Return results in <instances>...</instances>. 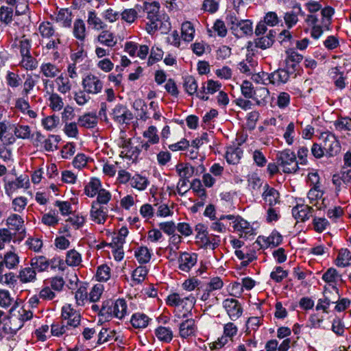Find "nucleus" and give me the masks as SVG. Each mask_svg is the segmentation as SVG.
Segmentation results:
<instances>
[{
  "label": "nucleus",
  "mask_w": 351,
  "mask_h": 351,
  "mask_svg": "<svg viewBox=\"0 0 351 351\" xmlns=\"http://www.w3.org/2000/svg\"><path fill=\"white\" fill-rule=\"evenodd\" d=\"M32 316V312L27 311L23 307L19 306L12 307L9 315L3 324V332L5 335L14 336L22 328L24 322L29 320Z\"/></svg>",
  "instance_id": "f257e3e1"
},
{
  "label": "nucleus",
  "mask_w": 351,
  "mask_h": 351,
  "mask_svg": "<svg viewBox=\"0 0 351 351\" xmlns=\"http://www.w3.org/2000/svg\"><path fill=\"white\" fill-rule=\"evenodd\" d=\"M160 4L158 2L153 1L151 3L145 2L143 6L136 5V8L140 12L141 9L147 14V19L149 22L147 23V30L148 32H155L160 29L165 21L169 19L168 16L164 12L160 11Z\"/></svg>",
  "instance_id": "f03ea898"
},
{
  "label": "nucleus",
  "mask_w": 351,
  "mask_h": 351,
  "mask_svg": "<svg viewBox=\"0 0 351 351\" xmlns=\"http://www.w3.org/2000/svg\"><path fill=\"white\" fill-rule=\"evenodd\" d=\"M127 311V304L125 300L119 299L116 301L108 300L103 302L100 309V315L105 319L117 317L122 319L124 317Z\"/></svg>",
  "instance_id": "7ed1b4c3"
},
{
  "label": "nucleus",
  "mask_w": 351,
  "mask_h": 351,
  "mask_svg": "<svg viewBox=\"0 0 351 351\" xmlns=\"http://www.w3.org/2000/svg\"><path fill=\"white\" fill-rule=\"evenodd\" d=\"M230 25V29L232 34L241 38L245 36L252 35L253 32L252 22L250 20H239L235 16L229 15L227 18Z\"/></svg>",
  "instance_id": "20e7f679"
},
{
  "label": "nucleus",
  "mask_w": 351,
  "mask_h": 351,
  "mask_svg": "<svg viewBox=\"0 0 351 351\" xmlns=\"http://www.w3.org/2000/svg\"><path fill=\"white\" fill-rule=\"evenodd\" d=\"M276 159L284 173H291L298 170V162L296 160L295 154L290 149L279 152L277 154Z\"/></svg>",
  "instance_id": "39448f33"
},
{
  "label": "nucleus",
  "mask_w": 351,
  "mask_h": 351,
  "mask_svg": "<svg viewBox=\"0 0 351 351\" xmlns=\"http://www.w3.org/2000/svg\"><path fill=\"white\" fill-rule=\"evenodd\" d=\"M332 289L330 290L328 287H324L323 291V298L318 300L316 306V310H322L324 313H328V308L331 304H335L340 298L339 289L335 285L332 286Z\"/></svg>",
  "instance_id": "423d86ee"
},
{
  "label": "nucleus",
  "mask_w": 351,
  "mask_h": 351,
  "mask_svg": "<svg viewBox=\"0 0 351 351\" xmlns=\"http://www.w3.org/2000/svg\"><path fill=\"white\" fill-rule=\"evenodd\" d=\"M229 219L232 221L233 231L237 232L241 237L253 234V228L246 220L239 216L232 215H221L219 220Z\"/></svg>",
  "instance_id": "0eeeda50"
},
{
  "label": "nucleus",
  "mask_w": 351,
  "mask_h": 351,
  "mask_svg": "<svg viewBox=\"0 0 351 351\" xmlns=\"http://www.w3.org/2000/svg\"><path fill=\"white\" fill-rule=\"evenodd\" d=\"M319 140L322 141L326 154L328 156L337 155L341 150L339 142L336 136L330 132H324L320 134Z\"/></svg>",
  "instance_id": "6e6552de"
},
{
  "label": "nucleus",
  "mask_w": 351,
  "mask_h": 351,
  "mask_svg": "<svg viewBox=\"0 0 351 351\" xmlns=\"http://www.w3.org/2000/svg\"><path fill=\"white\" fill-rule=\"evenodd\" d=\"M333 14L334 9L328 6L322 9L320 25L312 26V37L317 39L322 34L324 29H329V26L331 23L332 16Z\"/></svg>",
  "instance_id": "1a4fd4ad"
},
{
  "label": "nucleus",
  "mask_w": 351,
  "mask_h": 351,
  "mask_svg": "<svg viewBox=\"0 0 351 351\" xmlns=\"http://www.w3.org/2000/svg\"><path fill=\"white\" fill-rule=\"evenodd\" d=\"M62 318L67 328L77 327L81 320V315L71 304H66L62 308Z\"/></svg>",
  "instance_id": "9d476101"
},
{
  "label": "nucleus",
  "mask_w": 351,
  "mask_h": 351,
  "mask_svg": "<svg viewBox=\"0 0 351 351\" xmlns=\"http://www.w3.org/2000/svg\"><path fill=\"white\" fill-rule=\"evenodd\" d=\"M112 119L119 124H129L133 119L132 113L125 106L121 104H117L110 112Z\"/></svg>",
  "instance_id": "9b49d317"
},
{
  "label": "nucleus",
  "mask_w": 351,
  "mask_h": 351,
  "mask_svg": "<svg viewBox=\"0 0 351 351\" xmlns=\"http://www.w3.org/2000/svg\"><path fill=\"white\" fill-rule=\"evenodd\" d=\"M184 88L186 92L192 95L196 93V96L199 99L207 101L208 99V97L205 95V85L203 84L202 87L197 90V82L194 77L191 75L186 76L184 79Z\"/></svg>",
  "instance_id": "f8f14e48"
},
{
  "label": "nucleus",
  "mask_w": 351,
  "mask_h": 351,
  "mask_svg": "<svg viewBox=\"0 0 351 351\" xmlns=\"http://www.w3.org/2000/svg\"><path fill=\"white\" fill-rule=\"evenodd\" d=\"M223 307L225 308L229 317L234 321L239 319L243 313V307L240 302L234 298H227L223 301Z\"/></svg>",
  "instance_id": "ddd939ff"
},
{
  "label": "nucleus",
  "mask_w": 351,
  "mask_h": 351,
  "mask_svg": "<svg viewBox=\"0 0 351 351\" xmlns=\"http://www.w3.org/2000/svg\"><path fill=\"white\" fill-rule=\"evenodd\" d=\"M82 86L87 93L96 95L101 91L103 82L98 77L88 75L82 80Z\"/></svg>",
  "instance_id": "4468645a"
},
{
  "label": "nucleus",
  "mask_w": 351,
  "mask_h": 351,
  "mask_svg": "<svg viewBox=\"0 0 351 351\" xmlns=\"http://www.w3.org/2000/svg\"><path fill=\"white\" fill-rule=\"evenodd\" d=\"M121 147L123 150L121 152L120 156L132 161H135L138 158L141 152V149L138 146H134L130 139L123 141Z\"/></svg>",
  "instance_id": "2eb2a0df"
},
{
  "label": "nucleus",
  "mask_w": 351,
  "mask_h": 351,
  "mask_svg": "<svg viewBox=\"0 0 351 351\" xmlns=\"http://www.w3.org/2000/svg\"><path fill=\"white\" fill-rule=\"evenodd\" d=\"M303 59V56L294 49H289L286 51L285 64L286 68L293 73Z\"/></svg>",
  "instance_id": "dca6fc26"
},
{
  "label": "nucleus",
  "mask_w": 351,
  "mask_h": 351,
  "mask_svg": "<svg viewBox=\"0 0 351 351\" xmlns=\"http://www.w3.org/2000/svg\"><path fill=\"white\" fill-rule=\"evenodd\" d=\"M91 220L98 224H104L107 218V208L97 203H92L90 211Z\"/></svg>",
  "instance_id": "f3484780"
},
{
  "label": "nucleus",
  "mask_w": 351,
  "mask_h": 351,
  "mask_svg": "<svg viewBox=\"0 0 351 351\" xmlns=\"http://www.w3.org/2000/svg\"><path fill=\"white\" fill-rule=\"evenodd\" d=\"M197 255L195 253L183 252L179 258V269L184 272H189L196 264Z\"/></svg>",
  "instance_id": "a211bd4d"
},
{
  "label": "nucleus",
  "mask_w": 351,
  "mask_h": 351,
  "mask_svg": "<svg viewBox=\"0 0 351 351\" xmlns=\"http://www.w3.org/2000/svg\"><path fill=\"white\" fill-rule=\"evenodd\" d=\"M197 326L193 319H187L180 324L179 335L181 338L187 339L195 336Z\"/></svg>",
  "instance_id": "6ab92c4d"
},
{
  "label": "nucleus",
  "mask_w": 351,
  "mask_h": 351,
  "mask_svg": "<svg viewBox=\"0 0 351 351\" xmlns=\"http://www.w3.org/2000/svg\"><path fill=\"white\" fill-rule=\"evenodd\" d=\"M29 178L27 176H21L14 181H9L5 184V193L10 196L16 190L21 188H27Z\"/></svg>",
  "instance_id": "aec40b11"
},
{
  "label": "nucleus",
  "mask_w": 351,
  "mask_h": 351,
  "mask_svg": "<svg viewBox=\"0 0 351 351\" xmlns=\"http://www.w3.org/2000/svg\"><path fill=\"white\" fill-rule=\"evenodd\" d=\"M313 208L305 204H298L292 209V215L295 219L305 221L308 220L311 216Z\"/></svg>",
  "instance_id": "412c9836"
},
{
  "label": "nucleus",
  "mask_w": 351,
  "mask_h": 351,
  "mask_svg": "<svg viewBox=\"0 0 351 351\" xmlns=\"http://www.w3.org/2000/svg\"><path fill=\"white\" fill-rule=\"evenodd\" d=\"M290 73L291 72L287 68L280 69L268 75V79L273 84H285L289 80Z\"/></svg>",
  "instance_id": "4be33fe9"
},
{
  "label": "nucleus",
  "mask_w": 351,
  "mask_h": 351,
  "mask_svg": "<svg viewBox=\"0 0 351 351\" xmlns=\"http://www.w3.org/2000/svg\"><path fill=\"white\" fill-rule=\"evenodd\" d=\"M263 197L269 206L275 205L279 202V193L274 188L270 187L267 184L263 186Z\"/></svg>",
  "instance_id": "5701e85b"
},
{
  "label": "nucleus",
  "mask_w": 351,
  "mask_h": 351,
  "mask_svg": "<svg viewBox=\"0 0 351 351\" xmlns=\"http://www.w3.org/2000/svg\"><path fill=\"white\" fill-rule=\"evenodd\" d=\"M196 239H199L200 242L202 243V245L206 249H210L214 250L217 248L220 242L219 237L218 236H208V234H200L199 235H196Z\"/></svg>",
  "instance_id": "b1692460"
},
{
  "label": "nucleus",
  "mask_w": 351,
  "mask_h": 351,
  "mask_svg": "<svg viewBox=\"0 0 351 351\" xmlns=\"http://www.w3.org/2000/svg\"><path fill=\"white\" fill-rule=\"evenodd\" d=\"M30 266L33 267L36 272H43L48 269L49 263L48 259L44 256H36L31 258Z\"/></svg>",
  "instance_id": "393cba45"
},
{
  "label": "nucleus",
  "mask_w": 351,
  "mask_h": 351,
  "mask_svg": "<svg viewBox=\"0 0 351 351\" xmlns=\"http://www.w3.org/2000/svg\"><path fill=\"white\" fill-rule=\"evenodd\" d=\"M154 334L158 341L166 343H170L173 337L172 330L169 327L162 326L155 329Z\"/></svg>",
  "instance_id": "a878e982"
},
{
  "label": "nucleus",
  "mask_w": 351,
  "mask_h": 351,
  "mask_svg": "<svg viewBox=\"0 0 351 351\" xmlns=\"http://www.w3.org/2000/svg\"><path fill=\"white\" fill-rule=\"evenodd\" d=\"M282 237L281 234L277 231H273L267 238L258 237L256 242L259 244L263 242L266 246L276 247L282 243Z\"/></svg>",
  "instance_id": "bb28decb"
},
{
  "label": "nucleus",
  "mask_w": 351,
  "mask_h": 351,
  "mask_svg": "<svg viewBox=\"0 0 351 351\" xmlns=\"http://www.w3.org/2000/svg\"><path fill=\"white\" fill-rule=\"evenodd\" d=\"M10 130L13 131L12 125L0 122V140L6 144H12L15 141V137L9 133Z\"/></svg>",
  "instance_id": "cd10ccee"
},
{
  "label": "nucleus",
  "mask_w": 351,
  "mask_h": 351,
  "mask_svg": "<svg viewBox=\"0 0 351 351\" xmlns=\"http://www.w3.org/2000/svg\"><path fill=\"white\" fill-rule=\"evenodd\" d=\"M40 73L47 79L58 77L60 69L56 65L51 62L43 63L40 66Z\"/></svg>",
  "instance_id": "c85d7f7f"
},
{
  "label": "nucleus",
  "mask_w": 351,
  "mask_h": 351,
  "mask_svg": "<svg viewBox=\"0 0 351 351\" xmlns=\"http://www.w3.org/2000/svg\"><path fill=\"white\" fill-rule=\"evenodd\" d=\"M180 179L189 180L195 173V168L189 163H179L176 167Z\"/></svg>",
  "instance_id": "c756f323"
},
{
  "label": "nucleus",
  "mask_w": 351,
  "mask_h": 351,
  "mask_svg": "<svg viewBox=\"0 0 351 351\" xmlns=\"http://www.w3.org/2000/svg\"><path fill=\"white\" fill-rule=\"evenodd\" d=\"M323 191L319 190V186H315L311 188L308 193V198L309 199V203L316 206L317 209L321 210L322 207L321 205H319V200H320L323 196Z\"/></svg>",
  "instance_id": "7c9ffc66"
},
{
  "label": "nucleus",
  "mask_w": 351,
  "mask_h": 351,
  "mask_svg": "<svg viewBox=\"0 0 351 351\" xmlns=\"http://www.w3.org/2000/svg\"><path fill=\"white\" fill-rule=\"evenodd\" d=\"M78 124L86 128H93L97 124V117L94 113L85 114L79 117Z\"/></svg>",
  "instance_id": "2f4dec72"
},
{
  "label": "nucleus",
  "mask_w": 351,
  "mask_h": 351,
  "mask_svg": "<svg viewBox=\"0 0 351 351\" xmlns=\"http://www.w3.org/2000/svg\"><path fill=\"white\" fill-rule=\"evenodd\" d=\"M19 278L23 283L32 282L36 280V272L32 266L21 269Z\"/></svg>",
  "instance_id": "473e14b6"
},
{
  "label": "nucleus",
  "mask_w": 351,
  "mask_h": 351,
  "mask_svg": "<svg viewBox=\"0 0 351 351\" xmlns=\"http://www.w3.org/2000/svg\"><path fill=\"white\" fill-rule=\"evenodd\" d=\"M13 132L15 136L21 139H29L32 136V130L27 125H12Z\"/></svg>",
  "instance_id": "72a5a7b5"
},
{
  "label": "nucleus",
  "mask_w": 351,
  "mask_h": 351,
  "mask_svg": "<svg viewBox=\"0 0 351 351\" xmlns=\"http://www.w3.org/2000/svg\"><path fill=\"white\" fill-rule=\"evenodd\" d=\"M97 40L108 47H113L117 44L114 34L108 31L101 32L97 36Z\"/></svg>",
  "instance_id": "f704fd0d"
},
{
  "label": "nucleus",
  "mask_w": 351,
  "mask_h": 351,
  "mask_svg": "<svg viewBox=\"0 0 351 351\" xmlns=\"http://www.w3.org/2000/svg\"><path fill=\"white\" fill-rule=\"evenodd\" d=\"M101 189L100 180L97 178H92L85 186L84 191L86 195L93 197L97 195Z\"/></svg>",
  "instance_id": "c9c22d12"
},
{
  "label": "nucleus",
  "mask_w": 351,
  "mask_h": 351,
  "mask_svg": "<svg viewBox=\"0 0 351 351\" xmlns=\"http://www.w3.org/2000/svg\"><path fill=\"white\" fill-rule=\"evenodd\" d=\"M58 90L62 94H66L71 90L72 85L68 77L60 75L55 80Z\"/></svg>",
  "instance_id": "e433bc0d"
},
{
  "label": "nucleus",
  "mask_w": 351,
  "mask_h": 351,
  "mask_svg": "<svg viewBox=\"0 0 351 351\" xmlns=\"http://www.w3.org/2000/svg\"><path fill=\"white\" fill-rule=\"evenodd\" d=\"M149 184V182L147 178L139 174H135L132 177L130 183L132 187L139 191L145 190Z\"/></svg>",
  "instance_id": "4c0bfd02"
},
{
  "label": "nucleus",
  "mask_w": 351,
  "mask_h": 351,
  "mask_svg": "<svg viewBox=\"0 0 351 351\" xmlns=\"http://www.w3.org/2000/svg\"><path fill=\"white\" fill-rule=\"evenodd\" d=\"M350 261L351 255L350 251L347 249L340 250L336 259V265L345 267L350 265Z\"/></svg>",
  "instance_id": "58836bf2"
},
{
  "label": "nucleus",
  "mask_w": 351,
  "mask_h": 351,
  "mask_svg": "<svg viewBox=\"0 0 351 351\" xmlns=\"http://www.w3.org/2000/svg\"><path fill=\"white\" fill-rule=\"evenodd\" d=\"M134 256L139 263L145 264L150 261L152 254L147 247L141 246L135 251Z\"/></svg>",
  "instance_id": "ea45409f"
},
{
  "label": "nucleus",
  "mask_w": 351,
  "mask_h": 351,
  "mask_svg": "<svg viewBox=\"0 0 351 351\" xmlns=\"http://www.w3.org/2000/svg\"><path fill=\"white\" fill-rule=\"evenodd\" d=\"M149 317L143 313H135L131 318V324L134 328H145L149 323Z\"/></svg>",
  "instance_id": "a19ab883"
},
{
  "label": "nucleus",
  "mask_w": 351,
  "mask_h": 351,
  "mask_svg": "<svg viewBox=\"0 0 351 351\" xmlns=\"http://www.w3.org/2000/svg\"><path fill=\"white\" fill-rule=\"evenodd\" d=\"M24 221L21 216L13 214L7 219V224L10 229L20 231L23 230Z\"/></svg>",
  "instance_id": "79ce46f5"
},
{
  "label": "nucleus",
  "mask_w": 351,
  "mask_h": 351,
  "mask_svg": "<svg viewBox=\"0 0 351 351\" xmlns=\"http://www.w3.org/2000/svg\"><path fill=\"white\" fill-rule=\"evenodd\" d=\"M65 262L71 267L78 266L82 263L81 254L75 250H71L66 253Z\"/></svg>",
  "instance_id": "37998d69"
},
{
  "label": "nucleus",
  "mask_w": 351,
  "mask_h": 351,
  "mask_svg": "<svg viewBox=\"0 0 351 351\" xmlns=\"http://www.w3.org/2000/svg\"><path fill=\"white\" fill-rule=\"evenodd\" d=\"M22 59L20 62V66L26 70L33 71L38 66V62L32 56L31 53L25 56H21Z\"/></svg>",
  "instance_id": "c03bdc74"
},
{
  "label": "nucleus",
  "mask_w": 351,
  "mask_h": 351,
  "mask_svg": "<svg viewBox=\"0 0 351 351\" xmlns=\"http://www.w3.org/2000/svg\"><path fill=\"white\" fill-rule=\"evenodd\" d=\"M195 29L192 23L186 21L182 25V38L186 42H190L193 39Z\"/></svg>",
  "instance_id": "a18cd8bd"
},
{
  "label": "nucleus",
  "mask_w": 351,
  "mask_h": 351,
  "mask_svg": "<svg viewBox=\"0 0 351 351\" xmlns=\"http://www.w3.org/2000/svg\"><path fill=\"white\" fill-rule=\"evenodd\" d=\"M269 94L267 88L261 87L255 90L253 99L258 106H264L266 104V99L269 97Z\"/></svg>",
  "instance_id": "49530a36"
},
{
  "label": "nucleus",
  "mask_w": 351,
  "mask_h": 351,
  "mask_svg": "<svg viewBox=\"0 0 351 351\" xmlns=\"http://www.w3.org/2000/svg\"><path fill=\"white\" fill-rule=\"evenodd\" d=\"M341 275L336 269L330 267L326 270L322 275V280L328 284H336Z\"/></svg>",
  "instance_id": "de8ad7c7"
},
{
  "label": "nucleus",
  "mask_w": 351,
  "mask_h": 351,
  "mask_svg": "<svg viewBox=\"0 0 351 351\" xmlns=\"http://www.w3.org/2000/svg\"><path fill=\"white\" fill-rule=\"evenodd\" d=\"M238 69L242 73L246 75H252L255 72L254 63L252 60H249V58L241 62L238 65Z\"/></svg>",
  "instance_id": "09e8293b"
},
{
  "label": "nucleus",
  "mask_w": 351,
  "mask_h": 351,
  "mask_svg": "<svg viewBox=\"0 0 351 351\" xmlns=\"http://www.w3.org/2000/svg\"><path fill=\"white\" fill-rule=\"evenodd\" d=\"M148 270L146 267L139 266L136 267L132 273V281L135 284H140L146 278Z\"/></svg>",
  "instance_id": "8fccbe9b"
},
{
  "label": "nucleus",
  "mask_w": 351,
  "mask_h": 351,
  "mask_svg": "<svg viewBox=\"0 0 351 351\" xmlns=\"http://www.w3.org/2000/svg\"><path fill=\"white\" fill-rule=\"evenodd\" d=\"M45 284L49 285L53 290L59 292L62 290L65 282L63 278L60 276H55L48 279L45 282Z\"/></svg>",
  "instance_id": "3c124183"
},
{
  "label": "nucleus",
  "mask_w": 351,
  "mask_h": 351,
  "mask_svg": "<svg viewBox=\"0 0 351 351\" xmlns=\"http://www.w3.org/2000/svg\"><path fill=\"white\" fill-rule=\"evenodd\" d=\"M56 20L61 22L64 27H69L71 24V14L67 9H61L56 16Z\"/></svg>",
  "instance_id": "603ef678"
},
{
  "label": "nucleus",
  "mask_w": 351,
  "mask_h": 351,
  "mask_svg": "<svg viewBox=\"0 0 351 351\" xmlns=\"http://www.w3.org/2000/svg\"><path fill=\"white\" fill-rule=\"evenodd\" d=\"M39 32L43 38H50L55 34L52 24L48 21L43 22L38 27Z\"/></svg>",
  "instance_id": "864d4df0"
},
{
  "label": "nucleus",
  "mask_w": 351,
  "mask_h": 351,
  "mask_svg": "<svg viewBox=\"0 0 351 351\" xmlns=\"http://www.w3.org/2000/svg\"><path fill=\"white\" fill-rule=\"evenodd\" d=\"M59 141V136L50 135L47 138H45L43 147L47 152H53L55 149H57Z\"/></svg>",
  "instance_id": "5fc2aeb1"
},
{
  "label": "nucleus",
  "mask_w": 351,
  "mask_h": 351,
  "mask_svg": "<svg viewBox=\"0 0 351 351\" xmlns=\"http://www.w3.org/2000/svg\"><path fill=\"white\" fill-rule=\"evenodd\" d=\"M334 125L336 130L339 131L351 130V119L348 117H341L335 121Z\"/></svg>",
  "instance_id": "6e6d98bb"
},
{
  "label": "nucleus",
  "mask_w": 351,
  "mask_h": 351,
  "mask_svg": "<svg viewBox=\"0 0 351 351\" xmlns=\"http://www.w3.org/2000/svg\"><path fill=\"white\" fill-rule=\"evenodd\" d=\"M50 101L49 106L54 111L60 110L64 106L62 99L57 93L51 94L49 99Z\"/></svg>",
  "instance_id": "4d7b16f0"
},
{
  "label": "nucleus",
  "mask_w": 351,
  "mask_h": 351,
  "mask_svg": "<svg viewBox=\"0 0 351 351\" xmlns=\"http://www.w3.org/2000/svg\"><path fill=\"white\" fill-rule=\"evenodd\" d=\"M104 285L101 284L95 285L89 293L88 300L90 302H95L99 300L104 291Z\"/></svg>",
  "instance_id": "13d9d810"
},
{
  "label": "nucleus",
  "mask_w": 351,
  "mask_h": 351,
  "mask_svg": "<svg viewBox=\"0 0 351 351\" xmlns=\"http://www.w3.org/2000/svg\"><path fill=\"white\" fill-rule=\"evenodd\" d=\"M331 329L337 336H344L345 326L343 321L339 317H336L333 319Z\"/></svg>",
  "instance_id": "bf43d9fd"
},
{
  "label": "nucleus",
  "mask_w": 351,
  "mask_h": 351,
  "mask_svg": "<svg viewBox=\"0 0 351 351\" xmlns=\"http://www.w3.org/2000/svg\"><path fill=\"white\" fill-rule=\"evenodd\" d=\"M31 47V39L26 38L25 36H23L19 44L21 56H25L29 54Z\"/></svg>",
  "instance_id": "052dcab7"
},
{
  "label": "nucleus",
  "mask_w": 351,
  "mask_h": 351,
  "mask_svg": "<svg viewBox=\"0 0 351 351\" xmlns=\"http://www.w3.org/2000/svg\"><path fill=\"white\" fill-rule=\"evenodd\" d=\"M74 36L79 40H83L85 37V25L82 20H77L74 23Z\"/></svg>",
  "instance_id": "680f3d73"
},
{
  "label": "nucleus",
  "mask_w": 351,
  "mask_h": 351,
  "mask_svg": "<svg viewBox=\"0 0 351 351\" xmlns=\"http://www.w3.org/2000/svg\"><path fill=\"white\" fill-rule=\"evenodd\" d=\"M111 194L108 191L102 189L98 193L97 199L93 201L92 203H97L99 205L103 206L109 202L111 199Z\"/></svg>",
  "instance_id": "e2e57ef3"
},
{
  "label": "nucleus",
  "mask_w": 351,
  "mask_h": 351,
  "mask_svg": "<svg viewBox=\"0 0 351 351\" xmlns=\"http://www.w3.org/2000/svg\"><path fill=\"white\" fill-rule=\"evenodd\" d=\"M114 331H109L107 328H103L99 332L97 343L102 344L111 341L114 339Z\"/></svg>",
  "instance_id": "0e129e2a"
},
{
  "label": "nucleus",
  "mask_w": 351,
  "mask_h": 351,
  "mask_svg": "<svg viewBox=\"0 0 351 351\" xmlns=\"http://www.w3.org/2000/svg\"><path fill=\"white\" fill-rule=\"evenodd\" d=\"M143 136L148 138L149 142L156 144L159 141V137L157 134V129L155 126H149L148 129L143 132Z\"/></svg>",
  "instance_id": "69168bd1"
},
{
  "label": "nucleus",
  "mask_w": 351,
  "mask_h": 351,
  "mask_svg": "<svg viewBox=\"0 0 351 351\" xmlns=\"http://www.w3.org/2000/svg\"><path fill=\"white\" fill-rule=\"evenodd\" d=\"M4 262L7 267L14 268L19 264V258L15 253L10 252L5 255Z\"/></svg>",
  "instance_id": "338daca9"
},
{
  "label": "nucleus",
  "mask_w": 351,
  "mask_h": 351,
  "mask_svg": "<svg viewBox=\"0 0 351 351\" xmlns=\"http://www.w3.org/2000/svg\"><path fill=\"white\" fill-rule=\"evenodd\" d=\"M110 277V268L106 265H102L97 268V278L99 281H106Z\"/></svg>",
  "instance_id": "774afa93"
}]
</instances>
